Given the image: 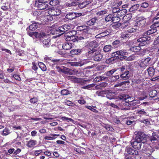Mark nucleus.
<instances>
[{
  "label": "nucleus",
  "instance_id": "f257e3e1",
  "mask_svg": "<svg viewBox=\"0 0 159 159\" xmlns=\"http://www.w3.org/2000/svg\"><path fill=\"white\" fill-rule=\"evenodd\" d=\"M56 68L57 70L60 72L69 75H75L79 74L78 70L76 69L71 70L63 66L59 67L56 66Z\"/></svg>",
  "mask_w": 159,
  "mask_h": 159
},
{
  "label": "nucleus",
  "instance_id": "f03ea898",
  "mask_svg": "<svg viewBox=\"0 0 159 159\" xmlns=\"http://www.w3.org/2000/svg\"><path fill=\"white\" fill-rule=\"evenodd\" d=\"M98 46L97 43L96 41H93L90 42L88 45V47L90 50L88 51V52L85 53V55L87 57H88L90 56L92 53H93L96 51L94 48Z\"/></svg>",
  "mask_w": 159,
  "mask_h": 159
},
{
  "label": "nucleus",
  "instance_id": "7ed1b4c3",
  "mask_svg": "<svg viewBox=\"0 0 159 159\" xmlns=\"http://www.w3.org/2000/svg\"><path fill=\"white\" fill-rule=\"evenodd\" d=\"M46 3L44 0H36L35 5L39 10H43L48 7V5Z\"/></svg>",
  "mask_w": 159,
  "mask_h": 159
},
{
  "label": "nucleus",
  "instance_id": "20e7f679",
  "mask_svg": "<svg viewBox=\"0 0 159 159\" xmlns=\"http://www.w3.org/2000/svg\"><path fill=\"white\" fill-rule=\"evenodd\" d=\"M152 59L151 58L148 57L144 60H142L138 63L139 66L140 67L145 69L152 63Z\"/></svg>",
  "mask_w": 159,
  "mask_h": 159
},
{
  "label": "nucleus",
  "instance_id": "39448f33",
  "mask_svg": "<svg viewBox=\"0 0 159 159\" xmlns=\"http://www.w3.org/2000/svg\"><path fill=\"white\" fill-rule=\"evenodd\" d=\"M151 38L149 36L143 37L137 39V41L139 42V46H143L147 45L150 43Z\"/></svg>",
  "mask_w": 159,
  "mask_h": 159
},
{
  "label": "nucleus",
  "instance_id": "423d86ee",
  "mask_svg": "<svg viewBox=\"0 0 159 159\" xmlns=\"http://www.w3.org/2000/svg\"><path fill=\"white\" fill-rule=\"evenodd\" d=\"M70 29V26L68 24H65L59 27L56 29V33L57 34H62L65 32L68 31Z\"/></svg>",
  "mask_w": 159,
  "mask_h": 159
},
{
  "label": "nucleus",
  "instance_id": "0eeeda50",
  "mask_svg": "<svg viewBox=\"0 0 159 159\" xmlns=\"http://www.w3.org/2000/svg\"><path fill=\"white\" fill-rule=\"evenodd\" d=\"M92 53V58L94 61H99L102 59L103 56L99 51H95L94 52Z\"/></svg>",
  "mask_w": 159,
  "mask_h": 159
},
{
  "label": "nucleus",
  "instance_id": "6e6552de",
  "mask_svg": "<svg viewBox=\"0 0 159 159\" xmlns=\"http://www.w3.org/2000/svg\"><path fill=\"white\" fill-rule=\"evenodd\" d=\"M125 70V66H122L120 69V70L122 72V74L120 75V77L122 78H125L126 79H129L130 77V75L129 74V71L126 70L123 72Z\"/></svg>",
  "mask_w": 159,
  "mask_h": 159
},
{
  "label": "nucleus",
  "instance_id": "1a4fd4ad",
  "mask_svg": "<svg viewBox=\"0 0 159 159\" xmlns=\"http://www.w3.org/2000/svg\"><path fill=\"white\" fill-rule=\"evenodd\" d=\"M143 152L149 155H151L152 152L154 151V150L150 145L146 144L143 146Z\"/></svg>",
  "mask_w": 159,
  "mask_h": 159
},
{
  "label": "nucleus",
  "instance_id": "9d476101",
  "mask_svg": "<svg viewBox=\"0 0 159 159\" xmlns=\"http://www.w3.org/2000/svg\"><path fill=\"white\" fill-rule=\"evenodd\" d=\"M146 138L143 133L139 132L136 135L135 139L142 142L143 141L146 140Z\"/></svg>",
  "mask_w": 159,
  "mask_h": 159
},
{
  "label": "nucleus",
  "instance_id": "9b49d317",
  "mask_svg": "<svg viewBox=\"0 0 159 159\" xmlns=\"http://www.w3.org/2000/svg\"><path fill=\"white\" fill-rule=\"evenodd\" d=\"M91 35L90 33L83 34L82 36H77L76 41H83L84 42H86V39L90 37Z\"/></svg>",
  "mask_w": 159,
  "mask_h": 159
},
{
  "label": "nucleus",
  "instance_id": "f8f14e48",
  "mask_svg": "<svg viewBox=\"0 0 159 159\" xmlns=\"http://www.w3.org/2000/svg\"><path fill=\"white\" fill-rule=\"evenodd\" d=\"M77 29L78 30L83 31L84 34L90 33L89 27L85 25H82L77 27Z\"/></svg>",
  "mask_w": 159,
  "mask_h": 159
},
{
  "label": "nucleus",
  "instance_id": "ddd939ff",
  "mask_svg": "<svg viewBox=\"0 0 159 159\" xmlns=\"http://www.w3.org/2000/svg\"><path fill=\"white\" fill-rule=\"evenodd\" d=\"M141 142L134 140V141L131 142L132 147L135 149L139 150L141 147Z\"/></svg>",
  "mask_w": 159,
  "mask_h": 159
},
{
  "label": "nucleus",
  "instance_id": "4468645a",
  "mask_svg": "<svg viewBox=\"0 0 159 159\" xmlns=\"http://www.w3.org/2000/svg\"><path fill=\"white\" fill-rule=\"evenodd\" d=\"M37 143L36 140L31 139L27 142L26 146L29 148H34Z\"/></svg>",
  "mask_w": 159,
  "mask_h": 159
},
{
  "label": "nucleus",
  "instance_id": "2eb2a0df",
  "mask_svg": "<svg viewBox=\"0 0 159 159\" xmlns=\"http://www.w3.org/2000/svg\"><path fill=\"white\" fill-rule=\"evenodd\" d=\"M149 93L150 96L151 98H153L156 97L155 99L159 98V93H157L156 90H151Z\"/></svg>",
  "mask_w": 159,
  "mask_h": 159
},
{
  "label": "nucleus",
  "instance_id": "dca6fc26",
  "mask_svg": "<svg viewBox=\"0 0 159 159\" xmlns=\"http://www.w3.org/2000/svg\"><path fill=\"white\" fill-rule=\"evenodd\" d=\"M119 57L117 51L113 52L112 54V57L107 60L106 62L107 63H108L110 62V61L114 60L115 59H119Z\"/></svg>",
  "mask_w": 159,
  "mask_h": 159
},
{
  "label": "nucleus",
  "instance_id": "f3484780",
  "mask_svg": "<svg viewBox=\"0 0 159 159\" xmlns=\"http://www.w3.org/2000/svg\"><path fill=\"white\" fill-rule=\"evenodd\" d=\"M126 150L127 153L131 155H136L138 153V151L134 150L131 148H127L126 149Z\"/></svg>",
  "mask_w": 159,
  "mask_h": 159
},
{
  "label": "nucleus",
  "instance_id": "a211bd4d",
  "mask_svg": "<svg viewBox=\"0 0 159 159\" xmlns=\"http://www.w3.org/2000/svg\"><path fill=\"white\" fill-rule=\"evenodd\" d=\"M157 31L156 28H152L151 26V29L143 33V35L147 36L149 35L155 33Z\"/></svg>",
  "mask_w": 159,
  "mask_h": 159
},
{
  "label": "nucleus",
  "instance_id": "6ab92c4d",
  "mask_svg": "<svg viewBox=\"0 0 159 159\" xmlns=\"http://www.w3.org/2000/svg\"><path fill=\"white\" fill-rule=\"evenodd\" d=\"M154 24L151 25L152 28L159 27V17H155L153 18Z\"/></svg>",
  "mask_w": 159,
  "mask_h": 159
},
{
  "label": "nucleus",
  "instance_id": "aec40b11",
  "mask_svg": "<svg viewBox=\"0 0 159 159\" xmlns=\"http://www.w3.org/2000/svg\"><path fill=\"white\" fill-rule=\"evenodd\" d=\"M38 27V24L36 23H32L29 27L27 28L26 30L28 31L29 30L34 31Z\"/></svg>",
  "mask_w": 159,
  "mask_h": 159
},
{
  "label": "nucleus",
  "instance_id": "412c9836",
  "mask_svg": "<svg viewBox=\"0 0 159 159\" xmlns=\"http://www.w3.org/2000/svg\"><path fill=\"white\" fill-rule=\"evenodd\" d=\"M72 47V44L69 42H66L63 44L62 48L64 49L68 50L70 49Z\"/></svg>",
  "mask_w": 159,
  "mask_h": 159
},
{
  "label": "nucleus",
  "instance_id": "4be33fe9",
  "mask_svg": "<svg viewBox=\"0 0 159 159\" xmlns=\"http://www.w3.org/2000/svg\"><path fill=\"white\" fill-rule=\"evenodd\" d=\"M76 37L74 35L67 36L66 38V40L67 41H72L75 42L76 41Z\"/></svg>",
  "mask_w": 159,
  "mask_h": 159
},
{
  "label": "nucleus",
  "instance_id": "5701e85b",
  "mask_svg": "<svg viewBox=\"0 0 159 159\" xmlns=\"http://www.w3.org/2000/svg\"><path fill=\"white\" fill-rule=\"evenodd\" d=\"M34 36L36 38H39L40 40H42V38H43L46 36V34L44 32L39 33L38 32H35Z\"/></svg>",
  "mask_w": 159,
  "mask_h": 159
},
{
  "label": "nucleus",
  "instance_id": "b1692460",
  "mask_svg": "<svg viewBox=\"0 0 159 159\" xmlns=\"http://www.w3.org/2000/svg\"><path fill=\"white\" fill-rule=\"evenodd\" d=\"M97 20L98 19L97 17L93 18L88 21L87 22V24L89 26L93 25L94 24Z\"/></svg>",
  "mask_w": 159,
  "mask_h": 159
},
{
  "label": "nucleus",
  "instance_id": "393cba45",
  "mask_svg": "<svg viewBox=\"0 0 159 159\" xmlns=\"http://www.w3.org/2000/svg\"><path fill=\"white\" fill-rule=\"evenodd\" d=\"M74 83L79 84L83 85L86 84L87 81L89 80H72Z\"/></svg>",
  "mask_w": 159,
  "mask_h": 159
},
{
  "label": "nucleus",
  "instance_id": "a878e982",
  "mask_svg": "<svg viewBox=\"0 0 159 159\" xmlns=\"http://www.w3.org/2000/svg\"><path fill=\"white\" fill-rule=\"evenodd\" d=\"M42 43L44 47H48V46H49L51 44L50 39H47L43 40Z\"/></svg>",
  "mask_w": 159,
  "mask_h": 159
},
{
  "label": "nucleus",
  "instance_id": "bb28decb",
  "mask_svg": "<svg viewBox=\"0 0 159 159\" xmlns=\"http://www.w3.org/2000/svg\"><path fill=\"white\" fill-rule=\"evenodd\" d=\"M65 4L66 7H69L76 6L78 4V2L74 0L71 2H66L65 3Z\"/></svg>",
  "mask_w": 159,
  "mask_h": 159
},
{
  "label": "nucleus",
  "instance_id": "cd10ccee",
  "mask_svg": "<svg viewBox=\"0 0 159 159\" xmlns=\"http://www.w3.org/2000/svg\"><path fill=\"white\" fill-rule=\"evenodd\" d=\"M127 12V10L125 9L119 10L117 12V16H122L125 15Z\"/></svg>",
  "mask_w": 159,
  "mask_h": 159
},
{
  "label": "nucleus",
  "instance_id": "c85d7f7f",
  "mask_svg": "<svg viewBox=\"0 0 159 159\" xmlns=\"http://www.w3.org/2000/svg\"><path fill=\"white\" fill-rule=\"evenodd\" d=\"M146 19H143L140 20L137 23V25L139 27H142L146 23Z\"/></svg>",
  "mask_w": 159,
  "mask_h": 159
},
{
  "label": "nucleus",
  "instance_id": "c756f323",
  "mask_svg": "<svg viewBox=\"0 0 159 159\" xmlns=\"http://www.w3.org/2000/svg\"><path fill=\"white\" fill-rule=\"evenodd\" d=\"M117 52L119 55V58H121L122 57H124V56L128 54V52L125 50L118 51Z\"/></svg>",
  "mask_w": 159,
  "mask_h": 159
},
{
  "label": "nucleus",
  "instance_id": "7c9ffc66",
  "mask_svg": "<svg viewBox=\"0 0 159 159\" xmlns=\"http://www.w3.org/2000/svg\"><path fill=\"white\" fill-rule=\"evenodd\" d=\"M108 84L106 82H102L100 83L99 84L97 85L95 88L97 89H101L103 87H105L107 86Z\"/></svg>",
  "mask_w": 159,
  "mask_h": 159
},
{
  "label": "nucleus",
  "instance_id": "2f4dec72",
  "mask_svg": "<svg viewBox=\"0 0 159 159\" xmlns=\"http://www.w3.org/2000/svg\"><path fill=\"white\" fill-rule=\"evenodd\" d=\"M75 13H71L67 14L66 16V17L69 20H72L75 18Z\"/></svg>",
  "mask_w": 159,
  "mask_h": 159
},
{
  "label": "nucleus",
  "instance_id": "473e14b6",
  "mask_svg": "<svg viewBox=\"0 0 159 159\" xmlns=\"http://www.w3.org/2000/svg\"><path fill=\"white\" fill-rule=\"evenodd\" d=\"M82 52L81 49H73L70 51V53L72 55H78Z\"/></svg>",
  "mask_w": 159,
  "mask_h": 159
},
{
  "label": "nucleus",
  "instance_id": "72a5a7b5",
  "mask_svg": "<svg viewBox=\"0 0 159 159\" xmlns=\"http://www.w3.org/2000/svg\"><path fill=\"white\" fill-rule=\"evenodd\" d=\"M132 17V14L131 13L127 14L124 16L123 17V19L125 20L124 23H126L128 21L130 20Z\"/></svg>",
  "mask_w": 159,
  "mask_h": 159
},
{
  "label": "nucleus",
  "instance_id": "f704fd0d",
  "mask_svg": "<svg viewBox=\"0 0 159 159\" xmlns=\"http://www.w3.org/2000/svg\"><path fill=\"white\" fill-rule=\"evenodd\" d=\"M147 71L149 74V75L152 76L154 74L155 70L152 67H150L147 69Z\"/></svg>",
  "mask_w": 159,
  "mask_h": 159
},
{
  "label": "nucleus",
  "instance_id": "c9c22d12",
  "mask_svg": "<svg viewBox=\"0 0 159 159\" xmlns=\"http://www.w3.org/2000/svg\"><path fill=\"white\" fill-rule=\"evenodd\" d=\"M139 6V4H136L132 6L129 9L130 12H133L136 10Z\"/></svg>",
  "mask_w": 159,
  "mask_h": 159
},
{
  "label": "nucleus",
  "instance_id": "e433bc0d",
  "mask_svg": "<svg viewBox=\"0 0 159 159\" xmlns=\"http://www.w3.org/2000/svg\"><path fill=\"white\" fill-rule=\"evenodd\" d=\"M141 48L140 46H133L130 47L129 48V50L134 52H139Z\"/></svg>",
  "mask_w": 159,
  "mask_h": 159
},
{
  "label": "nucleus",
  "instance_id": "4c0bfd02",
  "mask_svg": "<svg viewBox=\"0 0 159 159\" xmlns=\"http://www.w3.org/2000/svg\"><path fill=\"white\" fill-rule=\"evenodd\" d=\"M119 97L120 99L126 101L127 99L129 98V95H128L122 94L120 95L119 96Z\"/></svg>",
  "mask_w": 159,
  "mask_h": 159
},
{
  "label": "nucleus",
  "instance_id": "58836bf2",
  "mask_svg": "<svg viewBox=\"0 0 159 159\" xmlns=\"http://www.w3.org/2000/svg\"><path fill=\"white\" fill-rule=\"evenodd\" d=\"M114 17V15L110 14L107 16L105 18V20L107 22H109L111 21H112Z\"/></svg>",
  "mask_w": 159,
  "mask_h": 159
},
{
  "label": "nucleus",
  "instance_id": "ea45409f",
  "mask_svg": "<svg viewBox=\"0 0 159 159\" xmlns=\"http://www.w3.org/2000/svg\"><path fill=\"white\" fill-rule=\"evenodd\" d=\"M52 14L53 16H57L59 15L61 13V11L58 9H54L52 10Z\"/></svg>",
  "mask_w": 159,
  "mask_h": 159
},
{
  "label": "nucleus",
  "instance_id": "a19ab883",
  "mask_svg": "<svg viewBox=\"0 0 159 159\" xmlns=\"http://www.w3.org/2000/svg\"><path fill=\"white\" fill-rule=\"evenodd\" d=\"M158 137L157 135L156 134V133H153L152 134V136L149 138V139L151 142H152L153 141L157 140Z\"/></svg>",
  "mask_w": 159,
  "mask_h": 159
},
{
  "label": "nucleus",
  "instance_id": "79ce46f5",
  "mask_svg": "<svg viewBox=\"0 0 159 159\" xmlns=\"http://www.w3.org/2000/svg\"><path fill=\"white\" fill-rule=\"evenodd\" d=\"M110 33V30L108 31H105V32H103L102 33H99L98 35H99L100 37H103L109 34Z\"/></svg>",
  "mask_w": 159,
  "mask_h": 159
},
{
  "label": "nucleus",
  "instance_id": "37998d69",
  "mask_svg": "<svg viewBox=\"0 0 159 159\" xmlns=\"http://www.w3.org/2000/svg\"><path fill=\"white\" fill-rule=\"evenodd\" d=\"M111 49V45H108L105 46L103 48V50L106 52H109Z\"/></svg>",
  "mask_w": 159,
  "mask_h": 159
},
{
  "label": "nucleus",
  "instance_id": "c03bdc74",
  "mask_svg": "<svg viewBox=\"0 0 159 159\" xmlns=\"http://www.w3.org/2000/svg\"><path fill=\"white\" fill-rule=\"evenodd\" d=\"M10 134V130L8 128H5L2 131V135L3 136H7Z\"/></svg>",
  "mask_w": 159,
  "mask_h": 159
},
{
  "label": "nucleus",
  "instance_id": "a18cd8bd",
  "mask_svg": "<svg viewBox=\"0 0 159 159\" xmlns=\"http://www.w3.org/2000/svg\"><path fill=\"white\" fill-rule=\"evenodd\" d=\"M147 113V112L144 111L143 109L138 111L137 112V114L140 116L142 115H146Z\"/></svg>",
  "mask_w": 159,
  "mask_h": 159
},
{
  "label": "nucleus",
  "instance_id": "49530a36",
  "mask_svg": "<svg viewBox=\"0 0 159 159\" xmlns=\"http://www.w3.org/2000/svg\"><path fill=\"white\" fill-rule=\"evenodd\" d=\"M58 0H52L49 2V4L52 6H55L59 3Z\"/></svg>",
  "mask_w": 159,
  "mask_h": 159
},
{
  "label": "nucleus",
  "instance_id": "de8ad7c7",
  "mask_svg": "<svg viewBox=\"0 0 159 159\" xmlns=\"http://www.w3.org/2000/svg\"><path fill=\"white\" fill-rule=\"evenodd\" d=\"M104 127L108 131H113L114 130L112 126L108 124H105Z\"/></svg>",
  "mask_w": 159,
  "mask_h": 159
},
{
  "label": "nucleus",
  "instance_id": "09e8293b",
  "mask_svg": "<svg viewBox=\"0 0 159 159\" xmlns=\"http://www.w3.org/2000/svg\"><path fill=\"white\" fill-rule=\"evenodd\" d=\"M61 93L63 95H67L70 93V91L67 89L61 90Z\"/></svg>",
  "mask_w": 159,
  "mask_h": 159
},
{
  "label": "nucleus",
  "instance_id": "8fccbe9b",
  "mask_svg": "<svg viewBox=\"0 0 159 159\" xmlns=\"http://www.w3.org/2000/svg\"><path fill=\"white\" fill-rule=\"evenodd\" d=\"M39 67L43 71H45L47 68L45 65L42 62H40L39 63Z\"/></svg>",
  "mask_w": 159,
  "mask_h": 159
},
{
  "label": "nucleus",
  "instance_id": "3c124183",
  "mask_svg": "<svg viewBox=\"0 0 159 159\" xmlns=\"http://www.w3.org/2000/svg\"><path fill=\"white\" fill-rule=\"evenodd\" d=\"M113 24L112 25V27L114 29H116L119 27L121 25V24L120 23H113Z\"/></svg>",
  "mask_w": 159,
  "mask_h": 159
},
{
  "label": "nucleus",
  "instance_id": "603ef678",
  "mask_svg": "<svg viewBox=\"0 0 159 159\" xmlns=\"http://www.w3.org/2000/svg\"><path fill=\"white\" fill-rule=\"evenodd\" d=\"M108 139V137L107 135H104L101 139V141L104 143H107Z\"/></svg>",
  "mask_w": 159,
  "mask_h": 159
},
{
  "label": "nucleus",
  "instance_id": "864d4df0",
  "mask_svg": "<svg viewBox=\"0 0 159 159\" xmlns=\"http://www.w3.org/2000/svg\"><path fill=\"white\" fill-rule=\"evenodd\" d=\"M96 84H90L86 86H84L82 87V88L84 89H89L90 88H91V87H93L95 86Z\"/></svg>",
  "mask_w": 159,
  "mask_h": 159
},
{
  "label": "nucleus",
  "instance_id": "5fc2aeb1",
  "mask_svg": "<svg viewBox=\"0 0 159 159\" xmlns=\"http://www.w3.org/2000/svg\"><path fill=\"white\" fill-rule=\"evenodd\" d=\"M53 17L51 16H47L45 17V19L46 21H51L52 20Z\"/></svg>",
  "mask_w": 159,
  "mask_h": 159
},
{
  "label": "nucleus",
  "instance_id": "6e6d98bb",
  "mask_svg": "<svg viewBox=\"0 0 159 159\" xmlns=\"http://www.w3.org/2000/svg\"><path fill=\"white\" fill-rule=\"evenodd\" d=\"M43 151L42 149L35 150L34 152V154L35 156H38Z\"/></svg>",
  "mask_w": 159,
  "mask_h": 159
},
{
  "label": "nucleus",
  "instance_id": "4d7b16f0",
  "mask_svg": "<svg viewBox=\"0 0 159 159\" xmlns=\"http://www.w3.org/2000/svg\"><path fill=\"white\" fill-rule=\"evenodd\" d=\"M119 17V16H118L114 17V16L113 19L112 21L113 23H119L118 22L120 20V18Z\"/></svg>",
  "mask_w": 159,
  "mask_h": 159
},
{
  "label": "nucleus",
  "instance_id": "13d9d810",
  "mask_svg": "<svg viewBox=\"0 0 159 159\" xmlns=\"http://www.w3.org/2000/svg\"><path fill=\"white\" fill-rule=\"evenodd\" d=\"M149 6V4L148 2H144L142 3L140 5V6L142 8H146Z\"/></svg>",
  "mask_w": 159,
  "mask_h": 159
},
{
  "label": "nucleus",
  "instance_id": "bf43d9fd",
  "mask_svg": "<svg viewBox=\"0 0 159 159\" xmlns=\"http://www.w3.org/2000/svg\"><path fill=\"white\" fill-rule=\"evenodd\" d=\"M116 71V70L115 69H112V70L107 71L106 73V75L108 76L111 75L113 74Z\"/></svg>",
  "mask_w": 159,
  "mask_h": 159
},
{
  "label": "nucleus",
  "instance_id": "052dcab7",
  "mask_svg": "<svg viewBox=\"0 0 159 159\" xmlns=\"http://www.w3.org/2000/svg\"><path fill=\"white\" fill-rule=\"evenodd\" d=\"M129 82V80H128V81H126L122 82H120L119 83H118V84H116L114 86V87H117L118 86H122V85H124V84H126V83H128Z\"/></svg>",
  "mask_w": 159,
  "mask_h": 159
},
{
  "label": "nucleus",
  "instance_id": "680f3d73",
  "mask_svg": "<svg viewBox=\"0 0 159 159\" xmlns=\"http://www.w3.org/2000/svg\"><path fill=\"white\" fill-rule=\"evenodd\" d=\"M29 101L32 103H36L38 102V100L36 98L34 97L30 99Z\"/></svg>",
  "mask_w": 159,
  "mask_h": 159
},
{
  "label": "nucleus",
  "instance_id": "e2e57ef3",
  "mask_svg": "<svg viewBox=\"0 0 159 159\" xmlns=\"http://www.w3.org/2000/svg\"><path fill=\"white\" fill-rule=\"evenodd\" d=\"M137 30L133 28H130L127 30V32L129 33H132L136 32Z\"/></svg>",
  "mask_w": 159,
  "mask_h": 159
},
{
  "label": "nucleus",
  "instance_id": "0e129e2a",
  "mask_svg": "<svg viewBox=\"0 0 159 159\" xmlns=\"http://www.w3.org/2000/svg\"><path fill=\"white\" fill-rule=\"evenodd\" d=\"M61 119L65 121V120H66L68 122H69L70 121L71 122H73L74 121V120L71 118H68L67 117H61Z\"/></svg>",
  "mask_w": 159,
  "mask_h": 159
},
{
  "label": "nucleus",
  "instance_id": "69168bd1",
  "mask_svg": "<svg viewBox=\"0 0 159 159\" xmlns=\"http://www.w3.org/2000/svg\"><path fill=\"white\" fill-rule=\"evenodd\" d=\"M81 98L82 99L78 100V102L81 105H84V104H85L86 103V101L82 97Z\"/></svg>",
  "mask_w": 159,
  "mask_h": 159
},
{
  "label": "nucleus",
  "instance_id": "338daca9",
  "mask_svg": "<svg viewBox=\"0 0 159 159\" xmlns=\"http://www.w3.org/2000/svg\"><path fill=\"white\" fill-rule=\"evenodd\" d=\"M119 10L120 9L119 8L115 7L112 8V11L113 13H117V12H118V11H119Z\"/></svg>",
  "mask_w": 159,
  "mask_h": 159
},
{
  "label": "nucleus",
  "instance_id": "774afa93",
  "mask_svg": "<svg viewBox=\"0 0 159 159\" xmlns=\"http://www.w3.org/2000/svg\"><path fill=\"white\" fill-rule=\"evenodd\" d=\"M107 12L106 10H103L99 11L97 13V14L98 15L101 16L103 14H105Z\"/></svg>",
  "mask_w": 159,
  "mask_h": 159
}]
</instances>
